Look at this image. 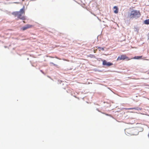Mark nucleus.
Returning a JSON list of instances; mask_svg holds the SVG:
<instances>
[{"mask_svg":"<svg viewBox=\"0 0 149 149\" xmlns=\"http://www.w3.org/2000/svg\"><path fill=\"white\" fill-rule=\"evenodd\" d=\"M25 14L24 7L21 9L19 11L14 12L12 13V14L15 17H17L18 19H21L22 20H24L26 19L25 16L24 15Z\"/></svg>","mask_w":149,"mask_h":149,"instance_id":"nucleus-1","label":"nucleus"},{"mask_svg":"<svg viewBox=\"0 0 149 149\" xmlns=\"http://www.w3.org/2000/svg\"><path fill=\"white\" fill-rule=\"evenodd\" d=\"M141 15V13L139 11L133 10L131 11L130 14L128 15V17L130 18L136 19L139 17Z\"/></svg>","mask_w":149,"mask_h":149,"instance_id":"nucleus-2","label":"nucleus"},{"mask_svg":"<svg viewBox=\"0 0 149 149\" xmlns=\"http://www.w3.org/2000/svg\"><path fill=\"white\" fill-rule=\"evenodd\" d=\"M125 60L128 61L130 60V59L127 56H126V55L122 54L118 57L117 59V61L121 60Z\"/></svg>","mask_w":149,"mask_h":149,"instance_id":"nucleus-3","label":"nucleus"},{"mask_svg":"<svg viewBox=\"0 0 149 149\" xmlns=\"http://www.w3.org/2000/svg\"><path fill=\"white\" fill-rule=\"evenodd\" d=\"M134 130L132 128H129L126 129L125 130V132L128 135H134Z\"/></svg>","mask_w":149,"mask_h":149,"instance_id":"nucleus-4","label":"nucleus"},{"mask_svg":"<svg viewBox=\"0 0 149 149\" xmlns=\"http://www.w3.org/2000/svg\"><path fill=\"white\" fill-rule=\"evenodd\" d=\"M33 26L32 25H31L29 24H27L26 25H25V26L22 27L21 28V29L23 31H24L25 30H26L28 29L31 28H32Z\"/></svg>","mask_w":149,"mask_h":149,"instance_id":"nucleus-5","label":"nucleus"},{"mask_svg":"<svg viewBox=\"0 0 149 149\" xmlns=\"http://www.w3.org/2000/svg\"><path fill=\"white\" fill-rule=\"evenodd\" d=\"M102 64L104 65H107L108 66H110L113 65V64L111 63L108 62H107L105 60L103 61Z\"/></svg>","mask_w":149,"mask_h":149,"instance_id":"nucleus-6","label":"nucleus"},{"mask_svg":"<svg viewBox=\"0 0 149 149\" xmlns=\"http://www.w3.org/2000/svg\"><path fill=\"white\" fill-rule=\"evenodd\" d=\"M125 109L126 110H130V109H135L137 110H141L142 109V108H141L139 107H136V108H125Z\"/></svg>","mask_w":149,"mask_h":149,"instance_id":"nucleus-7","label":"nucleus"},{"mask_svg":"<svg viewBox=\"0 0 149 149\" xmlns=\"http://www.w3.org/2000/svg\"><path fill=\"white\" fill-rule=\"evenodd\" d=\"M114 12V13L117 14L118 13V9L116 6H114L113 8Z\"/></svg>","mask_w":149,"mask_h":149,"instance_id":"nucleus-8","label":"nucleus"},{"mask_svg":"<svg viewBox=\"0 0 149 149\" xmlns=\"http://www.w3.org/2000/svg\"><path fill=\"white\" fill-rule=\"evenodd\" d=\"M142 56H135L133 58L134 59H141V58L142 57Z\"/></svg>","mask_w":149,"mask_h":149,"instance_id":"nucleus-9","label":"nucleus"},{"mask_svg":"<svg viewBox=\"0 0 149 149\" xmlns=\"http://www.w3.org/2000/svg\"><path fill=\"white\" fill-rule=\"evenodd\" d=\"M144 23L145 24H149V19L145 20Z\"/></svg>","mask_w":149,"mask_h":149,"instance_id":"nucleus-10","label":"nucleus"},{"mask_svg":"<svg viewBox=\"0 0 149 149\" xmlns=\"http://www.w3.org/2000/svg\"><path fill=\"white\" fill-rule=\"evenodd\" d=\"M23 22L24 23H25V22L24 21H23Z\"/></svg>","mask_w":149,"mask_h":149,"instance_id":"nucleus-11","label":"nucleus"},{"mask_svg":"<svg viewBox=\"0 0 149 149\" xmlns=\"http://www.w3.org/2000/svg\"><path fill=\"white\" fill-rule=\"evenodd\" d=\"M22 1H25V0H22Z\"/></svg>","mask_w":149,"mask_h":149,"instance_id":"nucleus-12","label":"nucleus"},{"mask_svg":"<svg viewBox=\"0 0 149 149\" xmlns=\"http://www.w3.org/2000/svg\"><path fill=\"white\" fill-rule=\"evenodd\" d=\"M54 65H55V64H54Z\"/></svg>","mask_w":149,"mask_h":149,"instance_id":"nucleus-13","label":"nucleus"}]
</instances>
